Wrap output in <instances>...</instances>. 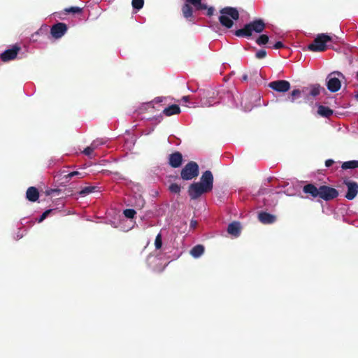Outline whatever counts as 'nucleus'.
<instances>
[{"label":"nucleus","mask_w":358,"mask_h":358,"mask_svg":"<svg viewBox=\"0 0 358 358\" xmlns=\"http://www.w3.org/2000/svg\"><path fill=\"white\" fill-rule=\"evenodd\" d=\"M268 87L278 92H286L290 89V83L285 80H278L268 83Z\"/></svg>","instance_id":"obj_13"},{"label":"nucleus","mask_w":358,"mask_h":358,"mask_svg":"<svg viewBox=\"0 0 358 358\" xmlns=\"http://www.w3.org/2000/svg\"><path fill=\"white\" fill-rule=\"evenodd\" d=\"M155 248L159 250L162 248V235L161 234H158L155 238Z\"/></svg>","instance_id":"obj_38"},{"label":"nucleus","mask_w":358,"mask_h":358,"mask_svg":"<svg viewBox=\"0 0 358 358\" xmlns=\"http://www.w3.org/2000/svg\"><path fill=\"white\" fill-rule=\"evenodd\" d=\"M334 164V161L331 159H327L325 161V166L329 168Z\"/></svg>","instance_id":"obj_44"},{"label":"nucleus","mask_w":358,"mask_h":358,"mask_svg":"<svg viewBox=\"0 0 358 358\" xmlns=\"http://www.w3.org/2000/svg\"><path fill=\"white\" fill-rule=\"evenodd\" d=\"M152 257L151 256H149L148 258V264H150V259H151Z\"/></svg>","instance_id":"obj_51"},{"label":"nucleus","mask_w":358,"mask_h":358,"mask_svg":"<svg viewBox=\"0 0 358 358\" xmlns=\"http://www.w3.org/2000/svg\"><path fill=\"white\" fill-rule=\"evenodd\" d=\"M134 206L138 209H141L145 205V200L143 196L141 194H137L134 196Z\"/></svg>","instance_id":"obj_29"},{"label":"nucleus","mask_w":358,"mask_h":358,"mask_svg":"<svg viewBox=\"0 0 358 358\" xmlns=\"http://www.w3.org/2000/svg\"><path fill=\"white\" fill-rule=\"evenodd\" d=\"M196 224H197L196 221H195V220H191V222H190V227H191V228H195V227H196Z\"/></svg>","instance_id":"obj_46"},{"label":"nucleus","mask_w":358,"mask_h":358,"mask_svg":"<svg viewBox=\"0 0 358 358\" xmlns=\"http://www.w3.org/2000/svg\"><path fill=\"white\" fill-rule=\"evenodd\" d=\"M199 182L211 192L213 188V176L212 172L209 170L204 171Z\"/></svg>","instance_id":"obj_14"},{"label":"nucleus","mask_w":358,"mask_h":358,"mask_svg":"<svg viewBox=\"0 0 358 358\" xmlns=\"http://www.w3.org/2000/svg\"><path fill=\"white\" fill-rule=\"evenodd\" d=\"M190 4L194 7L196 10H207L206 15L208 16H212L214 14V7L208 6L207 4L202 3L201 0H186V3L182 6V11L183 16L187 19L192 17L193 14Z\"/></svg>","instance_id":"obj_1"},{"label":"nucleus","mask_w":358,"mask_h":358,"mask_svg":"<svg viewBox=\"0 0 358 358\" xmlns=\"http://www.w3.org/2000/svg\"><path fill=\"white\" fill-rule=\"evenodd\" d=\"M283 46H284V45H283V43L281 41H277L273 45V48L274 49H280V48H282Z\"/></svg>","instance_id":"obj_43"},{"label":"nucleus","mask_w":358,"mask_h":358,"mask_svg":"<svg viewBox=\"0 0 358 358\" xmlns=\"http://www.w3.org/2000/svg\"><path fill=\"white\" fill-rule=\"evenodd\" d=\"M220 14L219 21L223 27L227 29H230L233 27V20H237L239 18L238 11L234 7H225L221 9Z\"/></svg>","instance_id":"obj_3"},{"label":"nucleus","mask_w":358,"mask_h":358,"mask_svg":"<svg viewBox=\"0 0 358 358\" xmlns=\"http://www.w3.org/2000/svg\"><path fill=\"white\" fill-rule=\"evenodd\" d=\"M182 162V155L179 152H175L169 156V164L173 168L180 167Z\"/></svg>","instance_id":"obj_18"},{"label":"nucleus","mask_w":358,"mask_h":358,"mask_svg":"<svg viewBox=\"0 0 358 358\" xmlns=\"http://www.w3.org/2000/svg\"><path fill=\"white\" fill-rule=\"evenodd\" d=\"M268 36L266 34H262L260 35L257 39L256 40V43L259 45H265L268 42Z\"/></svg>","instance_id":"obj_33"},{"label":"nucleus","mask_w":358,"mask_h":358,"mask_svg":"<svg viewBox=\"0 0 358 358\" xmlns=\"http://www.w3.org/2000/svg\"><path fill=\"white\" fill-rule=\"evenodd\" d=\"M241 226L239 222H233L228 225L227 232L235 237L239 236Z\"/></svg>","instance_id":"obj_20"},{"label":"nucleus","mask_w":358,"mask_h":358,"mask_svg":"<svg viewBox=\"0 0 358 358\" xmlns=\"http://www.w3.org/2000/svg\"><path fill=\"white\" fill-rule=\"evenodd\" d=\"M207 188L202 186L199 182H193L189 186L188 194L191 199L196 200L199 199L202 194L210 192Z\"/></svg>","instance_id":"obj_9"},{"label":"nucleus","mask_w":358,"mask_h":358,"mask_svg":"<svg viewBox=\"0 0 358 358\" xmlns=\"http://www.w3.org/2000/svg\"><path fill=\"white\" fill-rule=\"evenodd\" d=\"M259 220L264 224H273L276 220V217L268 213L261 211L258 213Z\"/></svg>","instance_id":"obj_19"},{"label":"nucleus","mask_w":358,"mask_h":358,"mask_svg":"<svg viewBox=\"0 0 358 358\" xmlns=\"http://www.w3.org/2000/svg\"><path fill=\"white\" fill-rule=\"evenodd\" d=\"M204 252V247L202 245H196L190 250V255L194 258H199Z\"/></svg>","instance_id":"obj_25"},{"label":"nucleus","mask_w":358,"mask_h":358,"mask_svg":"<svg viewBox=\"0 0 358 358\" xmlns=\"http://www.w3.org/2000/svg\"><path fill=\"white\" fill-rule=\"evenodd\" d=\"M106 143V140H104L103 138H100V139L98 138V139L93 141L92 142V143L90 144V145L92 146V149L94 150L97 149L99 146L104 145Z\"/></svg>","instance_id":"obj_32"},{"label":"nucleus","mask_w":358,"mask_h":358,"mask_svg":"<svg viewBox=\"0 0 358 358\" xmlns=\"http://www.w3.org/2000/svg\"><path fill=\"white\" fill-rule=\"evenodd\" d=\"M341 78H344V76L339 71H333L330 73L326 78V85L331 92H338L341 87Z\"/></svg>","instance_id":"obj_5"},{"label":"nucleus","mask_w":358,"mask_h":358,"mask_svg":"<svg viewBox=\"0 0 358 358\" xmlns=\"http://www.w3.org/2000/svg\"><path fill=\"white\" fill-rule=\"evenodd\" d=\"M65 11L66 13H73V14L80 13L83 11V8H81L80 7H77V6H72V7L66 8Z\"/></svg>","instance_id":"obj_37"},{"label":"nucleus","mask_w":358,"mask_h":358,"mask_svg":"<svg viewBox=\"0 0 358 358\" xmlns=\"http://www.w3.org/2000/svg\"><path fill=\"white\" fill-rule=\"evenodd\" d=\"M266 27L263 20L257 19L244 25L243 28L235 31V35L238 37L249 38L253 31L260 34Z\"/></svg>","instance_id":"obj_2"},{"label":"nucleus","mask_w":358,"mask_h":358,"mask_svg":"<svg viewBox=\"0 0 358 358\" xmlns=\"http://www.w3.org/2000/svg\"><path fill=\"white\" fill-rule=\"evenodd\" d=\"M199 174V168L194 162H188L181 170L180 176L184 180H190Z\"/></svg>","instance_id":"obj_8"},{"label":"nucleus","mask_w":358,"mask_h":358,"mask_svg":"<svg viewBox=\"0 0 358 358\" xmlns=\"http://www.w3.org/2000/svg\"><path fill=\"white\" fill-rule=\"evenodd\" d=\"M131 4L134 9L139 10L144 5V0H132Z\"/></svg>","instance_id":"obj_34"},{"label":"nucleus","mask_w":358,"mask_h":358,"mask_svg":"<svg viewBox=\"0 0 358 358\" xmlns=\"http://www.w3.org/2000/svg\"><path fill=\"white\" fill-rule=\"evenodd\" d=\"M249 75H250V80H253L255 83H257L258 81L261 80V78H262L261 73L257 69L250 70Z\"/></svg>","instance_id":"obj_27"},{"label":"nucleus","mask_w":358,"mask_h":358,"mask_svg":"<svg viewBox=\"0 0 358 358\" xmlns=\"http://www.w3.org/2000/svg\"><path fill=\"white\" fill-rule=\"evenodd\" d=\"M156 101L157 102H161L162 101V98L161 97L156 98Z\"/></svg>","instance_id":"obj_50"},{"label":"nucleus","mask_w":358,"mask_h":358,"mask_svg":"<svg viewBox=\"0 0 358 358\" xmlns=\"http://www.w3.org/2000/svg\"><path fill=\"white\" fill-rule=\"evenodd\" d=\"M180 113V108L178 105L173 104L169 107H166L163 110V114L166 116H171L173 115L178 114Z\"/></svg>","instance_id":"obj_24"},{"label":"nucleus","mask_w":358,"mask_h":358,"mask_svg":"<svg viewBox=\"0 0 358 358\" xmlns=\"http://www.w3.org/2000/svg\"><path fill=\"white\" fill-rule=\"evenodd\" d=\"M20 48L15 45L11 49H8L1 54V59L3 62H8L14 59L20 51Z\"/></svg>","instance_id":"obj_16"},{"label":"nucleus","mask_w":358,"mask_h":358,"mask_svg":"<svg viewBox=\"0 0 358 358\" xmlns=\"http://www.w3.org/2000/svg\"><path fill=\"white\" fill-rule=\"evenodd\" d=\"M255 56L257 59H264L266 56V52L264 50H259L256 52Z\"/></svg>","instance_id":"obj_42"},{"label":"nucleus","mask_w":358,"mask_h":358,"mask_svg":"<svg viewBox=\"0 0 358 358\" xmlns=\"http://www.w3.org/2000/svg\"><path fill=\"white\" fill-rule=\"evenodd\" d=\"M182 101L189 104V102H191V96H183ZM188 106L189 107V105Z\"/></svg>","instance_id":"obj_45"},{"label":"nucleus","mask_w":358,"mask_h":358,"mask_svg":"<svg viewBox=\"0 0 358 358\" xmlns=\"http://www.w3.org/2000/svg\"><path fill=\"white\" fill-rule=\"evenodd\" d=\"M341 167L344 170L358 168V160H351L345 162L343 163Z\"/></svg>","instance_id":"obj_28"},{"label":"nucleus","mask_w":358,"mask_h":358,"mask_svg":"<svg viewBox=\"0 0 358 358\" xmlns=\"http://www.w3.org/2000/svg\"><path fill=\"white\" fill-rule=\"evenodd\" d=\"M113 227L115 228H120V229L122 231H128L133 228L134 224H132L131 226L126 227L123 223H121L120 225H116L113 224Z\"/></svg>","instance_id":"obj_39"},{"label":"nucleus","mask_w":358,"mask_h":358,"mask_svg":"<svg viewBox=\"0 0 358 358\" xmlns=\"http://www.w3.org/2000/svg\"><path fill=\"white\" fill-rule=\"evenodd\" d=\"M68 27L64 22H57L53 24L50 29L51 36L55 38H61L67 31Z\"/></svg>","instance_id":"obj_12"},{"label":"nucleus","mask_w":358,"mask_h":358,"mask_svg":"<svg viewBox=\"0 0 358 358\" xmlns=\"http://www.w3.org/2000/svg\"><path fill=\"white\" fill-rule=\"evenodd\" d=\"M42 31H43L42 29H40L38 31H37L34 34V35H38V34H40V33H42Z\"/></svg>","instance_id":"obj_48"},{"label":"nucleus","mask_w":358,"mask_h":358,"mask_svg":"<svg viewBox=\"0 0 358 358\" xmlns=\"http://www.w3.org/2000/svg\"><path fill=\"white\" fill-rule=\"evenodd\" d=\"M93 152H94V150L92 149V146L90 145L86 148H85V150H83V152L85 155L88 156L90 159H92L93 156L92 155Z\"/></svg>","instance_id":"obj_41"},{"label":"nucleus","mask_w":358,"mask_h":358,"mask_svg":"<svg viewBox=\"0 0 358 358\" xmlns=\"http://www.w3.org/2000/svg\"><path fill=\"white\" fill-rule=\"evenodd\" d=\"M85 176V173L84 172H80V171H72L69 173L68 174L65 175L64 177L66 180V181H69L70 179H71L73 177H78L80 178H84Z\"/></svg>","instance_id":"obj_30"},{"label":"nucleus","mask_w":358,"mask_h":358,"mask_svg":"<svg viewBox=\"0 0 358 358\" xmlns=\"http://www.w3.org/2000/svg\"><path fill=\"white\" fill-rule=\"evenodd\" d=\"M39 197V192L34 187H30L27 189L26 192V198L31 202H35Z\"/></svg>","instance_id":"obj_21"},{"label":"nucleus","mask_w":358,"mask_h":358,"mask_svg":"<svg viewBox=\"0 0 358 358\" xmlns=\"http://www.w3.org/2000/svg\"><path fill=\"white\" fill-rule=\"evenodd\" d=\"M356 99L358 100V94L356 95Z\"/></svg>","instance_id":"obj_54"},{"label":"nucleus","mask_w":358,"mask_h":358,"mask_svg":"<svg viewBox=\"0 0 358 358\" xmlns=\"http://www.w3.org/2000/svg\"><path fill=\"white\" fill-rule=\"evenodd\" d=\"M303 191L306 194H310L313 197L316 198L320 195V187L317 188L313 184H308L303 187Z\"/></svg>","instance_id":"obj_22"},{"label":"nucleus","mask_w":358,"mask_h":358,"mask_svg":"<svg viewBox=\"0 0 358 358\" xmlns=\"http://www.w3.org/2000/svg\"><path fill=\"white\" fill-rule=\"evenodd\" d=\"M331 41L327 34H318L313 42L308 45V49L313 52H322L327 49V43Z\"/></svg>","instance_id":"obj_4"},{"label":"nucleus","mask_w":358,"mask_h":358,"mask_svg":"<svg viewBox=\"0 0 358 358\" xmlns=\"http://www.w3.org/2000/svg\"><path fill=\"white\" fill-rule=\"evenodd\" d=\"M338 196V192L335 188L327 186H320V195L319 197L324 201H330Z\"/></svg>","instance_id":"obj_11"},{"label":"nucleus","mask_w":358,"mask_h":358,"mask_svg":"<svg viewBox=\"0 0 358 358\" xmlns=\"http://www.w3.org/2000/svg\"><path fill=\"white\" fill-rule=\"evenodd\" d=\"M357 78L358 80V71H357Z\"/></svg>","instance_id":"obj_53"},{"label":"nucleus","mask_w":358,"mask_h":358,"mask_svg":"<svg viewBox=\"0 0 358 358\" xmlns=\"http://www.w3.org/2000/svg\"><path fill=\"white\" fill-rule=\"evenodd\" d=\"M301 96H303L302 90H299V89H295L294 90H292V92H291L289 99L290 100L291 102H294L295 99L298 98Z\"/></svg>","instance_id":"obj_31"},{"label":"nucleus","mask_w":358,"mask_h":358,"mask_svg":"<svg viewBox=\"0 0 358 358\" xmlns=\"http://www.w3.org/2000/svg\"><path fill=\"white\" fill-rule=\"evenodd\" d=\"M100 192V187L95 185V186H87L82 188L78 194L80 196L84 197L87 195L94 193V192Z\"/></svg>","instance_id":"obj_23"},{"label":"nucleus","mask_w":358,"mask_h":358,"mask_svg":"<svg viewBox=\"0 0 358 358\" xmlns=\"http://www.w3.org/2000/svg\"><path fill=\"white\" fill-rule=\"evenodd\" d=\"M189 90L191 92H199V89L194 90V89H190V88H189Z\"/></svg>","instance_id":"obj_49"},{"label":"nucleus","mask_w":358,"mask_h":358,"mask_svg":"<svg viewBox=\"0 0 358 358\" xmlns=\"http://www.w3.org/2000/svg\"><path fill=\"white\" fill-rule=\"evenodd\" d=\"M217 94L220 96V99L221 102L227 103L233 106H238V103H236L235 100V96L231 92L225 91L223 90L219 92Z\"/></svg>","instance_id":"obj_15"},{"label":"nucleus","mask_w":358,"mask_h":358,"mask_svg":"<svg viewBox=\"0 0 358 358\" xmlns=\"http://www.w3.org/2000/svg\"><path fill=\"white\" fill-rule=\"evenodd\" d=\"M22 236H23L22 234H17V238H22Z\"/></svg>","instance_id":"obj_52"},{"label":"nucleus","mask_w":358,"mask_h":358,"mask_svg":"<svg viewBox=\"0 0 358 358\" xmlns=\"http://www.w3.org/2000/svg\"><path fill=\"white\" fill-rule=\"evenodd\" d=\"M204 95L205 91L203 90H199L198 95L191 96V102H189V107H210L217 103L213 102V97L205 99L204 98H203Z\"/></svg>","instance_id":"obj_6"},{"label":"nucleus","mask_w":358,"mask_h":358,"mask_svg":"<svg viewBox=\"0 0 358 358\" xmlns=\"http://www.w3.org/2000/svg\"><path fill=\"white\" fill-rule=\"evenodd\" d=\"M52 211V209H48V210H45L42 214L39 217V218H38L37 220V222L38 223H41L48 216V215Z\"/></svg>","instance_id":"obj_40"},{"label":"nucleus","mask_w":358,"mask_h":358,"mask_svg":"<svg viewBox=\"0 0 358 358\" xmlns=\"http://www.w3.org/2000/svg\"><path fill=\"white\" fill-rule=\"evenodd\" d=\"M180 189H181V187L179 185H178L177 183H172L169 186V190L171 191V192L174 193V194L180 193Z\"/></svg>","instance_id":"obj_36"},{"label":"nucleus","mask_w":358,"mask_h":358,"mask_svg":"<svg viewBox=\"0 0 358 358\" xmlns=\"http://www.w3.org/2000/svg\"><path fill=\"white\" fill-rule=\"evenodd\" d=\"M317 113L322 117H329L333 114V110L329 107L320 105L318 106Z\"/></svg>","instance_id":"obj_26"},{"label":"nucleus","mask_w":358,"mask_h":358,"mask_svg":"<svg viewBox=\"0 0 358 358\" xmlns=\"http://www.w3.org/2000/svg\"><path fill=\"white\" fill-rule=\"evenodd\" d=\"M345 185L347 186V192L345 195V197L348 200L354 199L357 194H358V184L356 182H346Z\"/></svg>","instance_id":"obj_17"},{"label":"nucleus","mask_w":358,"mask_h":358,"mask_svg":"<svg viewBox=\"0 0 358 358\" xmlns=\"http://www.w3.org/2000/svg\"><path fill=\"white\" fill-rule=\"evenodd\" d=\"M250 78V75L249 74H244L242 76V80L243 81H247Z\"/></svg>","instance_id":"obj_47"},{"label":"nucleus","mask_w":358,"mask_h":358,"mask_svg":"<svg viewBox=\"0 0 358 358\" xmlns=\"http://www.w3.org/2000/svg\"><path fill=\"white\" fill-rule=\"evenodd\" d=\"M260 98V94L255 90L252 91L250 95H245L241 102L243 110L248 112L250 111L253 107L259 106Z\"/></svg>","instance_id":"obj_7"},{"label":"nucleus","mask_w":358,"mask_h":358,"mask_svg":"<svg viewBox=\"0 0 358 358\" xmlns=\"http://www.w3.org/2000/svg\"><path fill=\"white\" fill-rule=\"evenodd\" d=\"M136 212L135 211V210L134 209H131V208H129V209H125L123 211V214L124 215L127 217V218H129V219H132L134 217L135 215H136Z\"/></svg>","instance_id":"obj_35"},{"label":"nucleus","mask_w":358,"mask_h":358,"mask_svg":"<svg viewBox=\"0 0 358 358\" xmlns=\"http://www.w3.org/2000/svg\"><path fill=\"white\" fill-rule=\"evenodd\" d=\"M322 91H325L324 88L322 87L319 84H313L304 87L302 90L303 97L308 101L310 99V96L315 97L318 96Z\"/></svg>","instance_id":"obj_10"}]
</instances>
